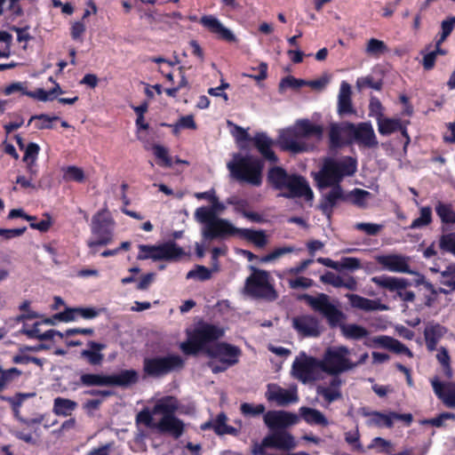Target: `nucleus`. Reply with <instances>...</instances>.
Masks as SVG:
<instances>
[{"mask_svg":"<svg viewBox=\"0 0 455 455\" xmlns=\"http://www.w3.org/2000/svg\"><path fill=\"white\" fill-rule=\"evenodd\" d=\"M114 220L107 216L104 211H99L92 219V237L86 242L90 253L95 255L99 246H107L114 239Z\"/></svg>","mask_w":455,"mask_h":455,"instance_id":"6e6552de","label":"nucleus"},{"mask_svg":"<svg viewBox=\"0 0 455 455\" xmlns=\"http://www.w3.org/2000/svg\"><path fill=\"white\" fill-rule=\"evenodd\" d=\"M76 318V307H67L64 311L57 313L53 315V319L59 320L60 322H72Z\"/></svg>","mask_w":455,"mask_h":455,"instance_id":"69168bd1","label":"nucleus"},{"mask_svg":"<svg viewBox=\"0 0 455 455\" xmlns=\"http://www.w3.org/2000/svg\"><path fill=\"white\" fill-rule=\"evenodd\" d=\"M377 262L384 268L395 273L411 274L409 258L400 254L380 255L376 258Z\"/></svg>","mask_w":455,"mask_h":455,"instance_id":"412c9836","label":"nucleus"},{"mask_svg":"<svg viewBox=\"0 0 455 455\" xmlns=\"http://www.w3.org/2000/svg\"><path fill=\"white\" fill-rule=\"evenodd\" d=\"M39 152V145L35 142H29L24 149L22 161L24 163H36Z\"/></svg>","mask_w":455,"mask_h":455,"instance_id":"864d4df0","label":"nucleus"},{"mask_svg":"<svg viewBox=\"0 0 455 455\" xmlns=\"http://www.w3.org/2000/svg\"><path fill=\"white\" fill-rule=\"evenodd\" d=\"M347 297L353 307L363 309L365 311H372L378 309V302L367 298H363L357 294H347Z\"/></svg>","mask_w":455,"mask_h":455,"instance_id":"a19ab883","label":"nucleus"},{"mask_svg":"<svg viewBox=\"0 0 455 455\" xmlns=\"http://www.w3.org/2000/svg\"><path fill=\"white\" fill-rule=\"evenodd\" d=\"M182 364L180 355L156 356L145 359L143 370H173L182 367Z\"/></svg>","mask_w":455,"mask_h":455,"instance_id":"4be33fe9","label":"nucleus"},{"mask_svg":"<svg viewBox=\"0 0 455 455\" xmlns=\"http://www.w3.org/2000/svg\"><path fill=\"white\" fill-rule=\"evenodd\" d=\"M208 355L225 367H231L239 362L242 349L227 342H219L207 350Z\"/></svg>","mask_w":455,"mask_h":455,"instance_id":"4468645a","label":"nucleus"},{"mask_svg":"<svg viewBox=\"0 0 455 455\" xmlns=\"http://www.w3.org/2000/svg\"><path fill=\"white\" fill-rule=\"evenodd\" d=\"M238 228L233 226L228 220L217 218L203 228V236L205 240L225 239L228 236L237 235Z\"/></svg>","mask_w":455,"mask_h":455,"instance_id":"f3484780","label":"nucleus"},{"mask_svg":"<svg viewBox=\"0 0 455 455\" xmlns=\"http://www.w3.org/2000/svg\"><path fill=\"white\" fill-rule=\"evenodd\" d=\"M355 228L363 231L368 235H377L382 230L383 226L375 223L359 222L355 224Z\"/></svg>","mask_w":455,"mask_h":455,"instance_id":"13d9d810","label":"nucleus"},{"mask_svg":"<svg viewBox=\"0 0 455 455\" xmlns=\"http://www.w3.org/2000/svg\"><path fill=\"white\" fill-rule=\"evenodd\" d=\"M212 277V271L204 266L197 265L187 274V278H196L200 281H206Z\"/></svg>","mask_w":455,"mask_h":455,"instance_id":"5fc2aeb1","label":"nucleus"},{"mask_svg":"<svg viewBox=\"0 0 455 455\" xmlns=\"http://www.w3.org/2000/svg\"><path fill=\"white\" fill-rule=\"evenodd\" d=\"M323 128L322 125L315 124L308 119L299 120L295 126L283 132L280 139L282 147L285 150L298 154L306 151L307 146L304 142H299L297 139L315 137L320 140L323 137Z\"/></svg>","mask_w":455,"mask_h":455,"instance_id":"39448f33","label":"nucleus"},{"mask_svg":"<svg viewBox=\"0 0 455 455\" xmlns=\"http://www.w3.org/2000/svg\"><path fill=\"white\" fill-rule=\"evenodd\" d=\"M361 267L360 259L353 257H343L340 261H339V270L341 271L343 269L348 270H355Z\"/></svg>","mask_w":455,"mask_h":455,"instance_id":"052dcab7","label":"nucleus"},{"mask_svg":"<svg viewBox=\"0 0 455 455\" xmlns=\"http://www.w3.org/2000/svg\"><path fill=\"white\" fill-rule=\"evenodd\" d=\"M188 339L181 343L180 348L185 355H196L205 347L224 335L219 326L200 321L191 331H188Z\"/></svg>","mask_w":455,"mask_h":455,"instance_id":"20e7f679","label":"nucleus"},{"mask_svg":"<svg viewBox=\"0 0 455 455\" xmlns=\"http://www.w3.org/2000/svg\"><path fill=\"white\" fill-rule=\"evenodd\" d=\"M155 156L157 158V164L164 167L171 168L172 166V160L169 155L168 149L159 144H155L152 148Z\"/></svg>","mask_w":455,"mask_h":455,"instance_id":"c03bdc74","label":"nucleus"},{"mask_svg":"<svg viewBox=\"0 0 455 455\" xmlns=\"http://www.w3.org/2000/svg\"><path fill=\"white\" fill-rule=\"evenodd\" d=\"M326 376L324 379L330 383L329 387L319 386L317 387L318 395H322L327 402L331 403L340 396L339 387L341 383L338 372L339 371H324Z\"/></svg>","mask_w":455,"mask_h":455,"instance_id":"a878e982","label":"nucleus"},{"mask_svg":"<svg viewBox=\"0 0 455 455\" xmlns=\"http://www.w3.org/2000/svg\"><path fill=\"white\" fill-rule=\"evenodd\" d=\"M151 402L155 403L154 408H145L140 411L136 417L137 422L161 433H168L175 438L180 437L183 433L184 424L174 416L179 408L177 399L164 396L152 398Z\"/></svg>","mask_w":455,"mask_h":455,"instance_id":"f257e3e1","label":"nucleus"},{"mask_svg":"<svg viewBox=\"0 0 455 455\" xmlns=\"http://www.w3.org/2000/svg\"><path fill=\"white\" fill-rule=\"evenodd\" d=\"M357 169V162L351 156H346L340 161L327 159L322 170L315 175V180L320 188H328L334 183H339L345 176H352Z\"/></svg>","mask_w":455,"mask_h":455,"instance_id":"0eeeda50","label":"nucleus"},{"mask_svg":"<svg viewBox=\"0 0 455 455\" xmlns=\"http://www.w3.org/2000/svg\"><path fill=\"white\" fill-rule=\"evenodd\" d=\"M228 167L232 176L239 181L256 187L262 183L264 161L259 157L251 155H237L234 162L228 164Z\"/></svg>","mask_w":455,"mask_h":455,"instance_id":"423d86ee","label":"nucleus"},{"mask_svg":"<svg viewBox=\"0 0 455 455\" xmlns=\"http://www.w3.org/2000/svg\"><path fill=\"white\" fill-rule=\"evenodd\" d=\"M237 235L252 243L259 248H263L267 243V235L263 230H252L238 228Z\"/></svg>","mask_w":455,"mask_h":455,"instance_id":"473e14b6","label":"nucleus"},{"mask_svg":"<svg viewBox=\"0 0 455 455\" xmlns=\"http://www.w3.org/2000/svg\"><path fill=\"white\" fill-rule=\"evenodd\" d=\"M200 23L211 33L216 34L219 38L231 43L236 40L235 36L212 15H204L201 18Z\"/></svg>","mask_w":455,"mask_h":455,"instance_id":"5701e85b","label":"nucleus"},{"mask_svg":"<svg viewBox=\"0 0 455 455\" xmlns=\"http://www.w3.org/2000/svg\"><path fill=\"white\" fill-rule=\"evenodd\" d=\"M356 86L359 90L371 88L376 91H380L383 86V82L381 79L375 81L371 76H367L359 77L356 81Z\"/></svg>","mask_w":455,"mask_h":455,"instance_id":"8fccbe9b","label":"nucleus"},{"mask_svg":"<svg viewBox=\"0 0 455 455\" xmlns=\"http://www.w3.org/2000/svg\"><path fill=\"white\" fill-rule=\"evenodd\" d=\"M266 408L263 404L243 403L241 404V412L245 416H257L262 414Z\"/></svg>","mask_w":455,"mask_h":455,"instance_id":"bf43d9fd","label":"nucleus"},{"mask_svg":"<svg viewBox=\"0 0 455 455\" xmlns=\"http://www.w3.org/2000/svg\"><path fill=\"white\" fill-rule=\"evenodd\" d=\"M369 111L371 116H376L377 121L379 120V118L383 117V107L380 100L378 98L374 96L371 97Z\"/></svg>","mask_w":455,"mask_h":455,"instance_id":"0e129e2a","label":"nucleus"},{"mask_svg":"<svg viewBox=\"0 0 455 455\" xmlns=\"http://www.w3.org/2000/svg\"><path fill=\"white\" fill-rule=\"evenodd\" d=\"M307 84V81L300 78H296L292 76H287L283 77L279 83V92H283L287 88H291L292 90H299L302 86Z\"/></svg>","mask_w":455,"mask_h":455,"instance_id":"49530a36","label":"nucleus"},{"mask_svg":"<svg viewBox=\"0 0 455 455\" xmlns=\"http://www.w3.org/2000/svg\"><path fill=\"white\" fill-rule=\"evenodd\" d=\"M331 186L332 188L323 196L320 204V209L328 217L331 215L333 208L339 201L347 200V198L343 194V190L339 183H334Z\"/></svg>","mask_w":455,"mask_h":455,"instance_id":"bb28decb","label":"nucleus"},{"mask_svg":"<svg viewBox=\"0 0 455 455\" xmlns=\"http://www.w3.org/2000/svg\"><path fill=\"white\" fill-rule=\"evenodd\" d=\"M371 196V193L367 190L361 188H355L351 193L346 196L353 204L365 208L367 206L366 200Z\"/></svg>","mask_w":455,"mask_h":455,"instance_id":"a18cd8bd","label":"nucleus"},{"mask_svg":"<svg viewBox=\"0 0 455 455\" xmlns=\"http://www.w3.org/2000/svg\"><path fill=\"white\" fill-rule=\"evenodd\" d=\"M435 211L443 224L455 225V211L451 203L438 201L435 204Z\"/></svg>","mask_w":455,"mask_h":455,"instance_id":"c9c22d12","label":"nucleus"},{"mask_svg":"<svg viewBox=\"0 0 455 455\" xmlns=\"http://www.w3.org/2000/svg\"><path fill=\"white\" fill-rule=\"evenodd\" d=\"M364 416L367 418L366 423L370 427H392L394 423V417L392 416V412L387 414H383L378 411H371L364 413Z\"/></svg>","mask_w":455,"mask_h":455,"instance_id":"72a5a7b5","label":"nucleus"},{"mask_svg":"<svg viewBox=\"0 0 455 455\" xmlns=\"http://www.w3.org/2000/svg\"><path fill=\"white\" fill-rule=\"evenodd\" d=\"M35 394L34 393H24V394H17L15 396L13 397H9V398H6V400L12 404V409L14 411V413H15V417L16 418H20V411H19V408L20 407V405L22 404V403L27 399V398H29V397H32L34 396Z\"/></svg>","mask_w":455,"mask_h":455,"instance_id":"6e6d98bb","label":"nucleus"},{"mask_svg":"<svg viewBox=\"0 0 455 455\" xmlns=\"http://www.w3.org/2000/svg\"><path fill=\"white\" fill-rule=\"evenodd\" d=\"M266 398L279 406H286L296 403L299 401L297 387L295 386L285 389L275 384H269L266 392Z\"/></svg>","mask_w":455,"mask_h":455,"instance_id":"a211bd4d","label":"nucleus"},{"mask_svg":"<svg viewBox=\"0 0 455 455\" xmlns=\"http://www.w3.org/2000/svg\"><path fill=\"white\" fill-rule=\"evenodd\" d=\"M227 421L228 417L224 413H220L212 422L205 423L203 426V428L205 429L212 427L218 435L229 434L236 435L237 430L235 427L227 425Z\"/></svg>","mask_w":455,"mask_h":455,"instance_id":"f704fd0d","label":"nucleus"},{"mask_svg":"<svg viewBox=\"0 0 455 455\" xmlns=\"http://www.w3.org/2000/svg\"><path fill=\"white\" fill-rule=\"evenodd\" d=\"M349 354V349L344 346L328 347L322 360L323 368L321 370H352L355 364L348 358Z\"/></svg>","mask_w":455,"mask_h":455,"instance_id":"ddd939ff","label":"nucleus"},{"mask_svg":"<svg viewBox=\"0 0 455 455\" xmlns=\"http://www.w3.org/2000/svg\"><path fill=\"white\" fill-rule=\"evenodd\" d=\"M251 269L252 274L245 281L244 289L246 292L255 298L275 299L276 293L273 285L269 283V273L254 267H251Z\"/></svg>","mask_w":455,"mask_h":455,"instance_id":"9d476101","label":"nucleus"},{"mask_svg":"<svg viewBox=\"0 0 455 455\" xmlns=\"http://www.w3.org/2000/svg\"><path fill=\"white\" fill-rule=\"evenodd\" d=\"M371 282L379 288L395 292V299L398 298L404 302H413L415 299V293L407 291V288L411 285L407 278L382 275L371 277Z\"/></svg>","mask_w":455,"mask_h":455,"instance_id":"9b49d317","label":"nucleus"},{"mask_svg":"<svg viewBox=\"0 0 455 455\" xmlns=\"http://www.w3.org/2000/svg\"><path fill=\"white\" fill-rule=\"evenodd\" d=\"M295 251L294 246H283L274 249L271 252L260 258V262L266 263L273 261L284 254L293 252Z\"/></svg>","mask_w":455,"mask_h":455,"instance_id":"09e8293b","label":"nucleus"},{"mask_svg":"<svg viewBox=\"0 0 455 455\" xmlns=\"http://www.w3.org/2000/svg\"><path fill=\"white\" fill-rule=\"evenodd\" d=\"M370 448L375 449L379 452H389L393 450L392 443L381 437H376L371 441Z\"/></svg>","mask_w":455,"mask_h":455,"instance_id":"680f3d73","label":"nucleus"},{"mask_svg":"<svg viewBox=\"0 0 455 455\" xmlns=\"http://www.w3.org/2000/svg\"><path fill=\"white\" fill-rule=\"evenodd\" d=\"M195 214L200 222L204 223V226L218 218L214 210L204 206L197 208Z\"/></svg>","mask_w":455,"mask_h":455,"instance_id":"603ef678","label":"nucleus"},{"mask_svg":"<svg viewBox=\"0 0 455 455\" xmlns=\"http://www.w3.org/2000/svg\"><path fill=\"white\" fill-rule=\"evenodd\" d=\"M90 349L84 350L82 355L92 365H99L103 360V355L100 354V350L104 347V345L95 342H89Z\"/></svg>","mask_w":455,"mask_h":455,"instance_id":"4c0bfd02","label":"nucleus"},{"mask_svg":"<svg viewBox=\"0 0 455 455\" xmlns=\"http://www.w3.org/2000/svg\"><path fill=\"white\" fill-rule=\"evenodd\" d=\"M348 132L347 145L357 144L360 148H374L379 145L373 127L370 122H362L356 124L347 123L346 125Z\"/></svg>","mask_w":455,"mask_h":455,"instance_id":"f8f14e48","label":"nucleus"},{"mask_svg":"<svg viewBox=\"0 0 455 455\" xmlns=\"http://www.w3.org/2000/svg\"><path fill=\"white\" fill-rule=\"evenodd\" d=\"M315 311L322 315L331 328L339 326L342 335L352 340H365L370 338L369 331L356 323H343L346 319L345 314L333 303L331 302L329 295L319 293L317 296L303 294L300 297Z\"/></svg>","mask_w":455,"mask_h":455,"instance_id":"f03ea898","label":"nucleus"},{"mask_svg":"<svg viewBox=\"0 0 455 455\" xmlns=\"http://www.w3.org/2000/svg\"><path fill=\"white\" fill-rule=\"evenodd\" d=\"M364 345L372 348H384L399 355L413 356L412 352L408 347L398 339L387 335L370 337L364 341Z\"/></svg>","mask_w":455,"mask_h":455,"instance_id":"dca6fc26","label":"nucleus"},{"mask_svg":"<svg viewBox=\"0 0 455 455\" xmlns=\"http://www.w3.org/2000/svg\"><path fill=\"white\" fill-rule=\"evenodd\" d=\"M342 277L334 274L333 272L327 271L320 276V281L325 284H331L335 288H340Z\"/></svg>","mask_w":455,"mask_h":455,"instance_id":"e2e57ef3","label":"nucleus"},{"mask_svg":"<svg viewBox=\"0 0 455 455\" xmlns=\"http://www.w3.org/2000/svg\"><path fill=\"white\" fill-rule=\"evenodd\" d=\"M431 384L435 394L446 406L455 407V384L439 379H433Z\"/></svg>","mask_w":455,"mask_h":455,"instance_id":"b1692460","label":"nucleus"},{"mask_svg":"<svg viewBox=\"0 0 455 455\" xmlns=\"http://www.w3.org/2000/svg\"><path fill=\"white\" fill-rule=\"evenodd\" d=\"M265 443L281 451H291L297 447L294 436L286 431L275 432L265 437Z\"/></svg>","mask_w":455,"mask_h":455,"instance_id":"393cba45","label":"nucleus"},{"mask_svg":"<svg viewBox=\"0 0 455 455\" xmlns=\"http://www.w3.org/2000/svg\"><path fill=\"white\" fill-rule=\"evenodd\" d=\"M33 120H38V122L36 124V127L38 130H44V129H52V121L59 120L58 116H49L45 114L36 115L30 117L28 121V125Z\"/></svg>","mask_w":455,"mask_h":455,"instance_id":"3c124183","label":"nucleus"},{"mask_svg":"<svg viewBox=\"0 0 455 455\" xmlns=\"http://www.w3.org/2000/svg\"><path fill=\"white\" fill-rule=\"evenodd\" d=\"M77 403L72 400L57 397L53 403V412L60 416H68L76 410Z\"/></svg>","mask_w":455,"mask_h":455,"instance_id":"ea45409f","label":"nucleus"},{"mask_svg":"<svg viewBox=\"0 0 455 455\" xmlns=\"http://www.w3.org/2000/svg\"><path fill=\"white\" fill-rule=\"evenodd\" d=\"M338 113L339 116L355 114L352 103L351 86L346 81H342L338 95Z\"/></svg>","mask_w":455,"mask_h":455,"instance_id":"c85d7f7f","label":"nucleus"},{"mask_svg":"<svg viewBox=\"0 0 455 455\" xmlns=\"http://www.w3.org/2000/svg\"><path fill=\"white\" fill-rule=\"evenodd\" d=\"M320 322L315 315H302L292 319V327L303 337H318Z\"/></svg>","mask_w":455,"mask_h":455,"instance_id":"aec40b11","label":"nucleus"},{"mask_svg":"<svg viewBox=\"0 0 455 455\" xmlns=\"http://www.w3.org/2000/svg\"><path fill=\"white\" fill-rule=\"evenodd\" d=\"M253 144L264 159L277 163L278 157L272 149L273 140L264 132H257L252 138Z\"/></svg>","mask_w":455,"mask_h":455,"instance_id":"cd10ccee","label":"nucleus"},{"mask_svg":"<svg viewBox=\"0 0 455 455\" xmlns=\"http://www.w3.org/2000/svg\"><path fill=\"white\" fill-rule=\"evenodd\" d=\"M388 47L384 41L377 38H371L368 40L365 52L367 55L379 59L380 56L388 52Z\"/></svg>","mask_w":455,"mask_h":455,"instance_id":"79ce46f5","label":"nucleus"},{"mask_svg":"<svg viewBox=\"0 0 455 455\" xmlns=\"http://www.w3.org/2000/svg\"><path fill=\"white\" fill-rule=\"evenodd\" d=\"M439 248L444 252L455 255V232L442 235L439 238Z\"/></svg>","mask_w":455,"mask_h":455,"instance_id":"de8ad7c7","label":"nucleus"},{"mask_svg":"<svg viewBox=\"0 0 455 455\" xmlns=\"http://www.w3.org/2000/svg\"><path fill=\"white\" fill-rule=\"evenodd\" d=\"M433 221L432 209L430 206H422L419 209V217L415 219L409 226L410 229H418L429 226Z\"/></svg>","mask_w":455,"mask_h":455,"instance_id":"37998d69","label":"nucleus"},{"mask_svg":"<svg viewBox=\"0 0 455 455\" xmlns=\"http://www.w3.org/2000/svg\"><path fill=\"white\" fill-rule=\"evenodd\" d=\"M299 413L303 419L310 425H328V420L324 415L315 409L301 407L299 409Z\"/></svg>","mask_w":455,"mask_h":455,"instance_id":"e433bc0d","label":"nucleus"},{"mask_svg":"<svg viewBox=\"0 0 455 455\" xmlns=\"http://www.w3.org/2000/svg\"><path fill=\"white\" fill-rule=\"evenodd\" d=\"M138 248V260L151 259L155 261H177L185 255L184 250L172 241L159 245L140 244Z\"/></svg>","mask_w":455,"mask_h":455,"instance_id":"1a4fd4ad","label":"nucleus"},{"mask_svg":"<svg viewBox=\"0 0 455 455\" xmlns=\"http://www.w3.org/2000/svg\"><path fill=\"white\" fill-rule=\"evenodd\" d=\"M377 122L378 131L383 136L390 135L401 129L400 119L381 117Z\"/></svg>","mask_w":455,"mask_h":455,"instance_id":"58836bf2","label":"nucleus"},{"mask_svg":"<svg viewBox=\"0 0 455 455\" xmlns=\"http://www.w3.org/2000/svg\"><path fill=\"white\" fill-rule=\"evenodd\" d=\"M314 283V281L310 278L305 276H299L295 279L289 280V285L291 289H307L311 287Z\"/></svg>","mask_w":455,"mask_h":455,"instance_id":"774afa93","label":"nucleus"},{"mask_svg":"<svg viewBox=\"0 0 455 455\" xmlns=\"http://www.w3.org/2000/svg\"><path fill=\"white\" fill-rule=\"evenodd\" d=\"M447 332L446 327L437 323H429L424 330V338L427 348L429 351L436 350L439 340Z\"/></svg>","mask_w":455,"mask_h":455,"instance_id":"c756f323","label":"nucleus"},{"mask_svg":"<svg viewBox=\"0 0 455 455\" xmlns=\"http://www.w3.org/2000/svg\"><path fill=\"white\" fill-rule=\"evenodd\" d=\"M264 423L270 429L284 428L299 422V416L286 411H269L264 414Z\"/></svg>","mask_w":455,"mask_h":455,"instance_id":"6ab92c4d","label":"nucleus"},{"mask_svg":"<svg viewBox=\"0 0 455 455\" xmlns=\"http://www.w3.org/2000/svg\"><path fill=\"white\" fill-rule=\"evenodd\" d=\"M64 178L68 180L82 182L84 180V173L81 168L71 165L65 170Z\"/></svg>","mask_w":455,"mask_h":455,"instance_id":"4d7b16f0","label":"nucleus"},{"mask_svg":"<svg viewBox=\"0 0 455 455\" xmlns=\"http://www.w3.org/2000/svg\"><path fill=\"white\" fill-rule=\"evenodd\" d=\"M348 122H343L340 124H332L330 127L329 140L330 147L331 148H339L344 145H347L346 140H348V132L347 131L346 125Z\"/></svg>","mask_w":455,"mask_h":455,"instance_id":"7c9ffc66","label":"nucleus"},{"mask_svg":"<svg viewBox=\"0 0 455 455\" xmlns=\"http://www.w3.org/2000/svg\"><path fill=\"white\" fill-rule=\"evenodd\" d=\"M323 368L322 360L300 352L292 363L291 370H319Z\"/></svg>","mask_w":455,"mask_h":455,"instance_id":"2f4dec72","label":"nucleus"},{"mask_svg":"<svg viewBox=\"0 0 455 455\" xmlns=\"http://www.w3.org/2000/svg\"><path fill=\"white\" fill-rule=\"evenodd\" d=\"M20 310L24 312L19 316V319L32 320L39 317V315L30 309V302L28 300L23 301L19 307Z\"/></svg>","mask_w":455,"mask_h":455,"instance_id":"338daca9","label":"nucleus"},{"mask_svg":"<svg viewBox=\"0 0 455 455\" xmlns=\"http://www.w3.org/2000/svg\"><path fill=\"white\" fill-rule=\"evenodd\" d=\"M82 380L89 386L130 385L137 380V374L136 371H120L114 376L85 374L82 376Z\"/></svg>","mask_w":455,"mask_h":455,"instance_id":"2eb2a0df","label":"nucleus"},{"mask_svg":"<svg viewBox=\"0 0 455 455\" xmlns=\"http://www.w3.org/2000/svg\"><path fill=\"white\" fill-rule=\"evenodd\" d=\"M268 184L275 190H287L281 196L286 198L304 196L307 200L313 198V192L306 179L298 174H289L281 166L269 168L267 175Z\"/></svg>","mask_w":455,"mask_h":455,"instance_id":"7ed1b4c3","label":"nucleus"}]
</instances>
